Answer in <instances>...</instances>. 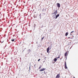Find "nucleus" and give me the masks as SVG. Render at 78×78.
<instances>
[{
  "label": "nucleus",
  "instance_id": "12",
  "mask_svg": "<svg viewBox=\"0 0 78 78\" xmlns=\"http://www.w3.org/2000/svg\"><path fill=\"white\" fill-rule=\"evenodd\" d=\"M15 40H14V39H12L11 41L12 42H14V41Z\"/></svg>",
  "mask_w": 78,
  "mask_h": 78
},
{
  "label": "nucleus",
  "instance_id": "18",
  "mask_svg": "<svg viewBox=\"0 0 78 78\" xmlns=\"http://www.w3.org/2000/svg\"><path fill=\"white\" fill-rule=\"evenodd\" d=\"M1 43H3V41L2 42L1 41Z\"/></svg>",
  "mask_w": 78,
  "mask_h": 78
},
{
  "label": "nucleus",
  "instance_id": "23",
  "mask_svg": "<svg viewBox=\"0 0 78 78\" xmlns=\"http://www.w3.org/2000/svg\"><path fill=\"white\" fill-rule=\"evenodd\" d=\"M68 38H70V37H68Z\"/></svg>",
  "mask_w": 78,
  "mask_h": 78
},
{
  "label": "nucleus",
  "instance_id": "14",
  "mask_svg": "<svg viewBox=\"0 0 78 78\" xmlns=\"http://www.w3.org/2000/svg\"><path fill=\"white\" fill-rule=\"evenodd\" d=\"M41 66H40L39 68V69H41Z\"/></svg>",
  "mask_w": 78,
  "mask_h": 78
},
{
  "label": "nucleus",
  "instance_id": "20",
  "mask_svg": "<svg viewBox=\"0 0 78 78\" xmlns=\"http://www.w3.org/2000/svg\"><path fill=\"white\" fill-rule=\"evenodd\" d=\"M41 55H42V54H41Z\"/></svg>",
  "mask_w": 78,
  "mask_h": 78
},
{
  "label": "nucleus",
  "instance_id": "22",
  "mask_svg": "<svg viewBox=\"0 0 78 78\" xmlns=\"http://www.w3.org/2000/svg\"><path fill=\"white\" fill-rule=\"evenodd\" d=\"M54 63H55V62H53V64H54Z\"/></svg>",
  "mask_w": 78,
  "mask_h": 78
},
{
  "label": "nucleus",
  "instance_id": "9",
  "mask_svg": "<svg viewBox=\"0 0 78 78\" xmlns=\"http://www.w3.org/2000/svg\"><path fill=\"white\" fill-rule=\"evenodd\" d=\"M69 34V33L68 32H66L65 34V36H67V35H68V34Z\"/></svg>",
  "mask_w": 78,
  "mask_h": 78
},
{
  "label": "nucleus",
  "instance_id": "21",
  "mask_svg": "<svg viewBox=\"0 0 78 78\" xmlns=\"http://www.w3.org/2000/svg\"><path fill=\"white\" fill-rule=\"evenodd\" d=\"M60 60H61V58H60Z\"/></svg>",
  "mask_w": 78,
  "mask_h": 78
},
{
  "label": "nucleus",
  "instance_id": "7",
  "mask_svg": "<svg viewBox=\"0 0 78 78\" xmlns=\"http://www.w3.org/2000/svg\"><path fill=\"white\" fill-rule=\"evenodd\" d=\"M59 14L57 15H56V17H55V19H56L57 18H58V17H59Z\"/></svg>",
  "mask_w": 78,
  "mask_h": 78
},
{
  "label": "nucleus",
  "instance_id": "10",
  "mask_svg": "<svg viewBox=\"0 0 78 78\" xmlns=\"http://www.w3.org/2000/svg\"><path fill=\"white\" fill-rule=\"evenodd\" d=\"M74 32V31H73L71 32L70 34L71 35H72V34H72Z\"/></svg>",
  "mask_w": 78,
  "mask_h": 78
},
{
  "label": "nucleus",
  "instance_id": "3",
  "mask_svg": "<svg viewBox=\"0 0 78 78\" xmlns=\"http://www.w3.org/2000/svg\"><path fill=\"white\" fill-rule=\"evenodd\" d=\"M46 70V69L42 68V69H41L39 71L40 72H42V71H44V70Z\"/></svg>",
  "mask_w": 78,
  "mask_h": 78
},
{
  "label": "nucleus",
  "instance_id": "13",
  "mask_svg": "<svg viewBox=\"0 0 78 78\" xmlns=\"http://www.w3.org/2000/svg\"><path fill=\"white\" fill-rule=\"evenodd\" d=\"M28 51L29 52V53H30V52L31 51V50L30 49H29V50H28Z\"/></svg>",
  "mask_w": 78,
  "mask_h": 78
},
{
  "label": "nucleus",
  "instance_id": "1",
  "mask_svg": "<svg viewBox=\"0 0 78 78\" xmlns=\"http://www.w3.org/2000/svg\"><path fill=\"white\" fill-rule=\"evenodd\" d=\"M60 78V73H59L57 74L56 76L55 77V78Z\"/></svg>",
  "mask_w": 78,
  "mask_h": 78
},
{
  "label": "nucleus",
  "instance_id": "5",
  "mask_svg": "<svg viewBox=\"0 0 78 78\" xmlns=\"http://www.w3.org/2000/svg\"><path fill=\"white\" fill-rule=\"evenodd\" d=\"M50 49V47H48L47 49V53H48V51H49V50Z\"/></svg>",
  "mask_w": 78,
  "mask_h": 78
},
{
  "label": "nucleus",
  "instance_id": "8",
  "mask_svg": "<svg viewBox=\"0 0 78 78\" xmlns=\"http://www.w3.org/2000/svg\"><path fill=\"white\" fill-rule=\"evenodd\" d=\"M55 62H56V61H57V58H55L54 60Z\"/></svg>",
  "mask_w": 78,
  "mask_h": 78
},
{
  "label": "nucleus",
  "instance_id": "19",
  "mask_svg": "<svg viewBox=\"0 0 78 78\" xmlns=\"http://www.w3.org/2000/svg\"><path fill=\"white\" fill-rule=\"evenodd\" d=\"M73 78H75V77H74V76L73 77Z\"/></svg>",
  "mask_w": 78,
  "mask_h": 78
},
{
  "label": "nucleus",
  "instance_id": "15",
  "mask_svg": "<svg viewBox=\"0 0 78 78\" xmlns=\"http://www.w3.org/2000/svg\"><path fill=\"white\" fill-rule=\"evenodd\" d=\"M44 38V37H43L42 38H41V40H43Z\"/></svg>",
  "mask_w": 78,
  "mask_h": 78
},
{
  "label": "nucleus",
  "instance_id": "17",
  "mask_svg": "<svg viewBox=\"0 0 78 78\" xmlns=\"http://www.w3.org/2000/svg\"><path fill=\"white\" fill-rule=\"evenodd\" d=\"M40 60H41V59H39L38 60V61L39 62V61H40Z\"/></svg>",
  "mask_w": 78,
  "mask_h": 78
},
{
  "label": "nucleus",
  "instance_id": "11",
  "mask_svg": "<svg viewBox=\"0 0 78 78\" xmlns=\"http://www.w3.org/2000/svg\"><path fill=\"white\" fill-rule=\"evenodd\" d=\"M67 52H66L65 54V56H67Z\"/></svg>",
  "mask_w": 78,
  "mask_h": 78
},
{
  "label": "nucleus",
  "instance_id": "4",
  "mask_svg": "<svg viewBox=\"0 0 78 78\" xmlns=\"http://www.w3.org/2000/svg\"><path fill=\"white\" fill-rule=\"evenodd\" d=\"M57 10H56V11L54 12V13H53V14H55V16H56V14H57Z\"/></svg>",
  "mask_w": 78,
  "mask_h": 78
},
{
  "label": "nucleus",
  "instance_id": "16",
  "mask_svg": "<svg viewBox=\"0 0 78 78\" xmlns=\"http://www.w3.org/2000/svg\"><path fill=\"white\" fill-rule=\"evenodd\" d=\"M60 58V57H59H59H58L57 58V59H58V58Z\"/></svg>",
  "mask_w": 78,
  "mask_h": 78
},
{
  "label": "nucleus",
  "instance_id": "6",
  "mask_svg": "<svg viewBox=\"0 0 78 78\" xmlns=\"http://www.w3.org/2000/svg\"><path fill=\"white\" fill-rule=\"evenodd\" d=\"M57 6L58 7V8H60V4H59V3H57Z\"/></svg>",
  "mask_w": 78,
  "mask_h": 78
},
{
  "label": "nucleus",
  "instance_id": "2",
  "mask_svg": "<svg viewBox=\"0 0 78 78\" xmlns=\"http://www.w3.org/2000/svg\"><path fill=\"white\" fill-rule=\"evenodd\" d=\"M65 68L66 69H67V64H66V62H65Z\"/></svg>",
  "mask_w": 78,
  "mask_h": 78
}]
</instances>
